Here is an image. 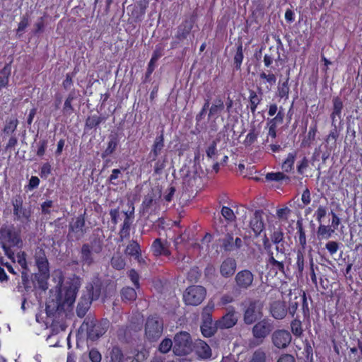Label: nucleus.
Returning a JSON list of instances; mask_svg holds the SVG:
<instances>
[{
  "instance_id": "obj_1",
  "label": "nucleus",
  "mask_w": 362,
  "mask_h": 362,
  "mask_svg": "<svg viewBox=\"0 0 362 362\" xmlns=\"http://www.w3.org/2000/svg\"><path fill=\"white\" fill-rule=\"evenodd\" d=\"M55 292L46 302L45 311L48 318L52 320L51 328L53 332L64 331L67 327L66 320L73 316V304L76 299L78 287L73 284L62 289V285L55 286Z\"/></svg>"
},
{
  "instance_id": "obj_2",
  "label": "nucleus",
  "mask_w": 362,
  "mask_h": 362,
  "mask_svg": "<svg viewBox=\"0 0 362 362\" xmlns=\"http://www.w3.org/2000/svg\"><path fill=\"white\" fill-rule=\"evenodd\" d=\"M16 246L21 248L23 245V240L20 233L16 230L15 227L11 226H3L0 228V245Z\"/></svg>"
},
{
  "instance_id": "obj_3",
  "label": "nucleus",
  "mask_w": 362,
  "mask_h": 362,
  "mask_svg": "<svg viewBox=\"0 0 362 362\" xmlns=\"http://www.w3.org/2000/svg\"><path fill=\"white\" fill-rule=\"evenodd\" d=\"M192 340L189 333L180 332L174 337L173 352L177 356H184L192 351Z\"/></svg>"
},
{
  "instance_id": "obj_4",
  "label": "nucleus",
  "mask_w": 362,
  "mask_h": 362,
  "mask_svg": "<svg viewBox=\"0 0 362 362\" xmlns=\"http://www.w3.org/2000/svg\"><path fill=\"white\" fill-rule=\"evenodd\" d=\"M163 322L158 317L153 316L147 319L145 327V334L151 341L157 340L161 336Z\"/></svg>"
},
{
  "instance_id": "obj_5",
  "label": "nucleus",
  "mask_w": 362,
  "mask_h": 362,
  "mask_svg": "<svg viewBox=\"0 0 362 362\" xmlns=\"http://www.w3.org/2000/svg\"><path fill=\"white\" fill-rule=\"evenodd\" d=\"M206 296V289L201 286H192L187 288L183 295V298L186 304L191 305H198Z\"/></svg>"
},
{
  "instance_id": "obj_6",
  "label": "nucleus",
  "mask_w": 362,
  "mask_h": 362,
  "mask_svg": "<svg viewBox=\"0 0 362 362\" xmlns=\"http://www.w3.org/2000/svg\"><path fill=\"white\" fill-rule=\"evenodd\" d=\"M262 317V306L258 301H251L244 313V322L251 325Z\"/></svg>"
},
{
  "instance_id": "obj_7",
  "label": "nucleus",
  "mask_w": 362,
  "mask_h": 362,
  "mask_svg": "<svg viewBox=\"0 0 362 362\" xmlns=\"http://www.w3.org/2000/svg\"><path fill=\"white\" fill-rule=\"evenodd\" d=\"M291 334L285 329H278L273 332L272 341L273 344L278 349L286 348L291 341Z\"/></svg>"
},
{
  "instance_id": "obj_8",
  "label": "nucleus",
  "mask_w": 362,
  "mask_h": 362,
  "mask_svg": "<svg viewBox=\"0 0 362 362\" xmlns=\"http://www.w3.org/2000/svg\"><path fill=\"white\" fill-rule=\"evenodd\" d=\"M90 339V327L86 320L82 323L76 334V346L77 348L83 346L84 344L89 349L88 339Z\"/></svg>"
},
{
  "instance_id": "obj_9",
  "label": "nucleus",
  "mask_w": 362,
  "mask_h": 362,
  "mask_svg": "<svg viewBox=\"0 0 362 362\" xmlns=\"http://www.w3.org/2000/svg\"><path fill=\"white\" fill-rule=\"evenodd\" d=\"M238 321L236 313L233 308H230L228 312L223 315L216 324V329H228L233 327Z\"/></svg>"
},
{
  "instance_id": "obj_10",
  "label": "nucleus",
  "mask_w": 362,
  "mask_h": 362,
  "mask_svg": "<svg viewBox=\"0 0 362 362\" xmlns=\"http://www.w3.org/2000/svg\"><path fill=\"white\" fill-rule=\"evenodd\" d=\"M235 280L239 288L247 289L252 285L254 280V275L249 270H242L237 273Z\"/></svg>"
},
{
  "instance_id": "obj_11",
  "label": "nucleus",
  "mask_w": 362,
  "mask_h": 362,
  "mask_svg": "<svg viewBox=\"0 0 362 362\" xmlns=\"http://www.w3.org/2000/svg\"><path fill=\"white\" fill-rule=\"evenodd\" d=\"M272 326L267 320L257 322L252 328V334L256 339H264L272 331Z\"/></svg>"
},
{
  "instance_id": "obj_12",
  "label": "nucleus",
  "mask_w": 362,
  "mask_h": 362,
  "mask_svg": "<svg viewBox=\"0 0 362 362\" xmlns=\"http://www.w3.org/2000/svg\"><path fill=\"white\" fill-rule=\"evenodd\" d=\"M49 277V272H40L38 273L31 274L32 281H33V288H39L42 291H46L48 288L47 279Z\"/></svg>"
},
{
  "instance_id": "obj_13",
  "label": "nucleus",
  "mask_w": 362,
  "mask_h": 362,
  "mask_svg": "<svg viewBox=\"0 0 362 362\" xmlns=\"http://www.w3.org/2000/svg\"><path fill=\"white\" fill-rule=\"evenodd\" d=\"M69 233L73 232L76 234L77 239L83 237L84 233L86 232V228L85 227V220L82 215L77 217L76 221H71L69 223Z\"/></svg>"
},
{
  "instance_id": "obj_14",
  "label": "nucleus",
  "mask_w": 362,
  "mask_h": 362,
  "mask_svg": "<svg viewBox=\"0 0 362 362\" xmlns=\"http://www.w3.org/2000/svg\"><path fill=\"white\" fill-rule=\"evenodd\" d=\"M35 260L40 272H49V262L46 257L45 251L42 248L37 247L35 253Z\"/></svg>"
},
{
  "instance_id": "obj_15",
  "label": "nucleus",
  "mask_w": 362,
  "mask_h": 362,
  "mask_svg": "<svg viewBox=\"0 0 362 362\" xmlns=\"http://www.w3.org/2000/svg\"><path fill=\"white\" fill-rule=\"evenodd\" d=\"M90 121V117L88 116L86 119V127L85 129V132L82 136V142L80 148V155L82 157L88 156L90 155V138L89 137V134H87L86 131L90 129L89 127V122Z\"/></svg>"
},
{
  "instance_id": "obj_16",
  "label": "nucleus",
  "mask_w": 362,
  "mask_h": 362,
  "mask_svg": "<svg viewBox=\"0 0 362 362\" xmlns=\"http://www.w3.org/2000/svg\"><path fill=\"white\" fill-rule=\"evenodd\" d=\"M287 308L284 302L275 301L270 307V313L273 317L277 320L284 319L287 314Z\"/></svg>"
},
{
  "instance_id": "obj_17",
  "label": "nucleus",
  "mask_w": 362,
  "mask_h": 362,
  "mask_svg": "<svg viewBox=\"0 0 362 362\" xmlns=\"http://www.w3.org/2000/svg\"><path fill=\"white\" fill-rule=\"evenodd\" d=\"M134 208L130 212L126 211L122 212V216L124 218L122 227L119 231V235L122 238H127L129 235L130 226L134 219Z\"/></svg>"
},
{
  "instance_id": "obj_18",
  "label": "nucleus",
  "mask_w": 362,
  "mask_h": 362,
  "mask_svg": "<svg viewBox=\"0 0 362 362\" xmlns=\"http://www.w3.org/2000/svg\"><path fill=\"white\" fill-rule=\"evenodd\" d=\"M236 269V262L233 258H227L221 264L220 272L224 277H229L234 274Z\"/></svg>"
},
{
  "instance_id": "obj_19",
  "label": "nucleus",
  "mask_w": 362,
  "mask_h": 362,
  "mask_svg": "<svg viewBox=\"0 0 362 362\" xmlns=\"http://www.w3.org/2000/svg\"><path fill=\"white\" fill-rule=\"evenodd\" d=\"M90 308V291L86 296L81 297L76 307V314L79 317H83Z\"/></svg>"
},
{
  "instance_id": "obj_20",
  "label": "nucleus",
  "mask_w": 362,
  "mask_h": 362,
  "mask_svg": "<svg viewBox=\"0 0 362 362\" xmlns=\"http://www.w3.org/2000/svg\"><path fill=\"white\" fill-rule=\"evenodd\" d=\"M194 347L196 354L199 358L206 359L211 356V349L205 341L198 340L195 342Z\"/></svg>"
},
{
  "instance_id": "obj_21",
  "label": "nucleus",
  "mask_w": 362,
  "mask_h": 362,
  "mask_svg": "<svg viewBox=\"0 0 362 362\" xmlns=\"http://www.w3.org/2000/svg\"><path fill=\"white\" fill-rule=\"evenodd\" d=\"M32 211L30 209H26L23 206L13 210L14 220L21 223L30 222Z\"/></svg>"
},
{
  "instance_id": "obj_22",
  "label": "nucleus",
  "mask_w": 362,
  "mask_h": 362,
  "mask_svg": "<svg viewBox=\"0 0 362 362\" xmlns=\"http://www.w3.org/2000/svg\"><path fill=\"white\" fill-rule=\"evenodd\" d=\"M333 110L331 114L332 125L335 127V123L337 119H340L341 117V110L343 109V103L339 97L333 98Z\"/></svg>"
},
{
  "instance_id": "obj_23",
  "label": "nucleus",
  "mask_w": 362,
  "mask_h": 362,
  "mask_svg": "<svg viewBox=\"0 0 362 362\" xmlns=\"http://www.w3.org/2000/svg\"><path fill=\"white\" fill-rule=\"evenodd\" d=\"M151 250L153 252V254L156 256H160V255H165L168 256L170 255V251L168 249L167 245L165 243H162L160 239H156L152 245H151Z\"/></svg>"
},
{
  "instance_id": "obj_24",
  "label": "nucleus",
  "mask_w": 362,
  "mask_h": 362,
  "mask_svg": "<svg viewBox=\"0 0 362 362\" xmlns=\"http://www.w3.org/2000/svg\"><path fill=\"white\" fill-rule=\"evenodd\" d=\"M250 227L256 235L260 234L264 229V223L261 215L258 212H255L254 216L250 220Z\"/></svg>"
},
{
  "instance_id": "obj_25",
  "label": "nucleus",
  "mask_w": 362,
  "mask_h": 362,
  "mask_svg": "<svg viewBox=\"0 0 362 362\" xmlns=\"http://www.w3.org/2000/svg\"><path fill=\"white\" fill-rule=\"evenodd\" d=\"M224 103L220 98L214 100L209 108V117L217 118L224 109Z\"/></svg>"
},
{
  "instance_id": "obj_26",
  "label": "nucleus",
  "mask_w": 362,
  "mask_h": 362,
  "mask_svg": "<svg viewBox=\"0 0 362 362\" xmlns=\"http://www.w3.org/2000/svg\"><path fill=\"white\" fill-rule=\"evenodd\" d=\"M109 327V322L107 320H102L101 322L95 324L92 326V335H95V338L98 339L103 335ZM93 336H92V340Z\"/></svg>"
},
{
  "instance_id": "obj_27",
  "label": "nucleus",
  "mask_w": 362,
  "mask_h": 362,
  "mask_svg": "<svg viewBox=\"0 0 362 362\" xmlns=\"http://www.w3.org/2000/svg\"><path fill=\"white\" fill-rule=\"evenodd\" d=\"M11 72V63L6 64L0 71V90L8 86Z\"/></svg>"
},
{
  "instance_id": "obj_28",
  "label": "nucleus",
  "mask_w": 362,
  "mask_h": 362,
  "mask_svg": "<svg viewBox=\"0 0 362 362\" xmlns=\"http://www.w3.org/2000/svg\"><path fill=\"white\" fill-rule=\"evenodd\" d=\"M164 146V138L163 134H160L159 136H157L154 141V144L152 147V150L150 153V156L152 157V159L154 160L156 159L157 156L160 154L161 150Z\"/></svg>"
},
{
  "instance_id": "obj_29",
  "label": "nucleus",
  "mask_w": 362,
  "mask_h": 362,
  "mask_svg": "<svg viewBox=\"0 0 362 362\" xmlns=\"http://www.w3.org/2000/svg\"><path fill=\"white\" fill-rule=\"evenodd\" d=\"M125 254L134 257L139 262L141 257L140 246L136 241H132L126 247Z\"/></svg>"
},
{
  "instance_id": "obj_30",
  "label": "nucleus",
  "mask_w": 362,
  "mask_h": 362,
  "mask_svg": "<svg viewBox=\"0 0 362 362\" xmlns=\"http://www.w3.org/2000/svg\"><path fill=\"white\" fill-rule=\"evenodd\" d=\"M284 113L283 107H280L279 112L276 116L272 119H268L267 122V126L274 128H276L278 125L281 124L284 122Z\"/></svg>"
},
{
  "instance_id": "obj_31",
  "label": "nucleus",
  "mask_w": 362,
  "mask_h": 362,
  "mask_svg": "<svg viewBox=\"0 0 362 362\" xmlns=\"http://www.w3.org/2000/svg\"><path fill=\"white\" fill-rule=\"evenodd\" d=\"M288 80L289 78L288 77L285 81L281 83L279 82L278 87H277V95L281 98H288V94H289V86H288Z\"/></svg>"
},
{
  "instance_id": "obj_32",
  "label": "nucleus",
  "mask_w": 362,
  "mask_h": 362,
  "mask_svg": "<svg viewBox=\"0 0 362 362\" xmlns=\"http://www.w3.org/2000/svg\"><path fill=\"white\" fill-rule=\"evenodd\" d=\"M30 15L29 13H25L22 17L21 20L18 23V28L16 30V35L19 37L24 33L25 28L30 25Z\"/></svg>"
},
{
  "instance_id": "obj_33",
  "label": "nucleus",
  "mask_w": 362,
  "mask_h": 362,
  "mask_svg": "<svg viewBox=\"0 0 362 362\" xmlns=\"http://www.w3.org/2000/svg\"><path fill=\"white\" fill-rule=\"evenodd\" d=\"M118 145V139L115 136H111L107 143L106 149L103 152L102 157L105 158L111 155L116 149Z\"/></svg>"
},
{
  "instance_id": "obj_34",
  "label": "nucleus",
  "mask_w": 362,
  "mask_h": 362,
  "mask_svg": "<svg viewBox=\"0 0 362 362\" xmlns=\"http://www.w3.org/2000/svg\"><path fill=\"white\" fill-rule=\"evenodd\" d=\"M296 153H289L286 160L281 165V168L284 172L289 173L293 170V164L296 160Z\"/></svg>"
},
{
  "instance_id": "obj_35",
  "label": "nucleus",
  "mask_w": 362,
  "mask_h": 362,
  "mask_svg": "<svg viewBox=\"0 0 362 362\" xmlns=\"http://www.w3.org/2000/svg\"><path fill=\"white\" fill-rule=\"evenodd\" d=\"M108 362H123L124 356L121 349L117 346H114L110 352Z\"/></svg>"
},
{
  "instance_id": "obj_36",
  "label": "nucleus",
  "mask_w": 362,
  "mask_h": 362,
  "mask_svg": "<svg viewBox=\"0 0 362 362\" xmlns=\"http://www.w3.org/2000/svg\"><path fill=\"white\" fill-rule=\"evenodd\" d=\"M249 100L250 103L251 112L255 114L258 105L260 104L262 98L259 96L257 93L254 90L250 91Z\"/></svg>"
},
{
  "instance_id": "obj_37",
  "label": "nucleus",
  "mask_w": 362,
  "mask_h": 362,
  "mask_svg": "<svg viewBox=\"0 0 362 362\" xmlns=\"http://www.w3.org/2000/svg\"><path fill=\"white\" fill-rule=\"evenodd\" d=\"M297 234L298 235V243L300 245V249L305 250L306 247V236L303 225L300 221L297 222Z\"/></svg>"
},
{
  "instance_id": "obj_38",
  "label": "nucleus",
  "mask_w": 362,
  "mask_h": 362,
  "mask_svg": "<svg viewBox=\"0 0 362 362\" xmlns=\"http://www.w3.org/2000/svg\"><path fill=\"white\" fill-rule=\"evenodd\" d=\"M21 279H22V284L25 290L28 292L30 291H33V281H32V278L28 274V271L23 270L21 272Z\"/></svg>"
},
{
  "instance_id": "obj_39",
  "label": "nucleus",
  "mask_w": 362,
  "mask_h": 362,
  "mask_svg": "<svg viewBox=\"0 0 362 362\" xmlns=\"http://www.w3.org/2000/svg\"><path fill=\"white\" fill-rule=\"evenodd\" d=\"M18 124V120L16 117L11 118L9 120H6V124L3 129V132L6 134L13 133L16 131Z\"/></svg>"
},
{
  "instance_id": "obj_40",
  "label": "nucleus",
  "mask_w": 362,
  "mask_h": 362,
  "mask_svg": "<svg viewBox=\"0 0 362 362\" xmlns=\"http://www.w3.org/2000/svg\"><path fill=\"white\" fill-rule=\"evenodd\" d=\"M334 233V229L322 224H320L317 229V235L322 238L328 239Z\"/></svg>"
},
{
  "instance_id": "obj_41",
  "label": "nucleus",
  "mask_w": 362,
  "mask_h": 362,
  "mask_svg": "<svg viewBox=\"0 0 362 362\" xmlns=\"http://www.w3.org/2000/svg\"><path fill=\"white\" fill-rule=\"evenodd\" d=\"M75 99V93L71 92L69 94L67 98L66 99L64 107H63V112L65 115H71L74 112V110L72 107L71 103Z\"/></svg>"
},
{
  "instance_id": "obj_42",
  "label": "nucleus",
  "mask_w": 362,
  "mask_h": 362,
  "mask_svg": "<svg viewBox=\"0 0 362 362\" xmlns=\"http://www.w3.org/2000/svg\"><path fill=\"white\" fill-rule=\"evenodd\" d=\"M259 78L264 80L269 86H267L268 90H271V87L275 85L276 82V77L274 74H267L264 71L259 74Z\"/></svg>"
},
{
  "instance_id": "obj_43",
  "label": "nucleus",
  "mask_w": 362,
  "mask_h": 362,
  "mask_svg": "<svg viewBox=\"0 0 362 362\" xmlns=\"http://www.w3.org/2000/svg\"><path fill=\"white\" fill-rule=\"evenodd\" d=\"M296 267L301 274L304 269L305 265V250L298 249L296 252Z\"/></svg>"
},
{
  "instance_id": "obj_44",
  "label": "nucleus",
  "mask_w": 362,
  "mask_h": 362,
  "mask_svg": "<svg viewBox=\"0 0 362 362\" xmlns=\"http://www.w3.org/2000/svg\"><path fill=\"white\" fill-rule=\"evenodd\" d=\"M234 239L231 235H227L221 240V247L225 251H234Z\"/></svg>"
},
{
  "instance_id": "obj_45",
  "label": "nucleus",
  "mask_w": 362,
  "mask_h": 362,
  "mask_svg": "<svg viewBox=\"0 0 362 362\" xmlns=\"http://www.w3.org/2000/svg\"><path fill=\"white\" fill-rule=\"evenodd\" d=\"M122 297L124 300L133 301L136 298V293L132 288H124L122 290Z\"/></svg>"
},
{
  "instance_id": "obj_46",
  "label": "nucleus",
  "mask_w": 362,
  "mask_h": 362,
  "mask_svg": "<svg viewBox=\"0 0 362 362\" xmlns=\"http://www.w3.org/2000/svg\"><path fill=\"white\" fill-rule=\"evenodd\" d=\"M112 267L118 270L122 269L125 266V262L120 254H115L112 258Z\"/></svg>"
},
{
  "instance_id": "obj_47",
  "label": "nucleus",
  "mask_w": 362,
  "mask_h": 362,
  "mask_svg": "<svg viewBox=\"0 0 362 362\" xmlns=\"http://www.w3.org/2000/svg\"><path fill=\"white\" fill-rule=\"evenodd\" d=\"M202 333L204 337H210L215 332V328L211 326V322H204L201 326Z\"/></svg>"
},
{
  "instance_id": "obj_48",
  "label": "nucleus",
  "mask_w": 362,
  "mask_h": 362,
  "mask_svg": "<svg viewBox=\"0 0 362 362\" xmlns=\"http://www.w3.org/2000/svg\"><path fill=\"white\" fill-rule=\"evenodd\" d=\"M266 180L268 181H281L285 179H288V177L285 175L283 173H269L266 175Z\"/></svg>"
},
{
  "instance_id": "obj_49",
  "label": "nucleus",
  "mask_w": 362,
  "mask_h": 362,
  "mask_svg": "<svg viewBox=\"0 0 362 362\" xmlns=\"http://www.w3.org/2000/svg\"><path fill=\"white\" fill-rule=\"evenodd\" d=\"M291 328L292 333L296 337H300L303 334V329L301 322L299 320L295 319L291 323Z\"/></svg>"
},
{
  "instance_id": "obj_50",
  "label": "nucleus",
  "mask_w": 362,
  "mask_h": 362,
  "mask_svg": "<svg viewBox=\"0 0 362 362\" xmlns=\"http://www.w3.org/2000/svg\"><path fill=\"white\" fill-rule=\"evenodd\" d=\"M81 259L88 266L90 265V247L88 244H84L81 248Z\"/></svg>"
},
{
  "instance_id": "obj_51",
  "label": "nucleus",
  "mask_w": 362,
  "mask_h": 362,
  "mask_svg": "<svg viewBox=\"0 0 362 362\" xmlns=\"http://www.w3.org/2000/svg\"><path fill=\"white\" fill-rule=\"evenodd\" d=\"M174 341L170 339H164L159 345V351L163 354L168 353L171 348L173 349Z\"/></svg>"
},
{
  "instance_id": "obj_52",
  "label": "nucleus",
  "mask_w": 362,
  "mask_h": 362,
  "mask_svg": "<svg viewBox=\"0 0 362 362\" xmlns=\"http://www.w3.org/2000/svg\"><path fill=\"white\" fill-rule=\"evenodd\" d=\"M243 60V46L240 45L238 47L236 54L234 57V63L235 65V68L239 69L241 66L242 62Z\"/></svg>"
},
{
  "instance_id": "obj_53",
  "label": "nucleus",
  "mask_w": 362,
  "mask_h": 362,
  "mask_svg": "<svg viewBox=\"0 0 362 362\" xmlns=\"http://www.w3.org/2000/svg\"><path fill=\"white\" fill-rule=\"evenodd\" d=\"M266 354L262 349L255 351L252 355L251 362H265Z\"/></svg>"
},
{
  "instance_id": "obj_54",
  "label": "nucleus",
  "mask_w": 362,
  "mask_h": 362,
  "mask_svg": "<svg viewBox=\"0 0 362 362\" xmlns=\"http://www.w3.org/2000/svg\"><path fill=\"white\" fill-rule=\"evenodd\" d=\"M217 140H214L206 150V156L210 159L213 158L217 153Z\"/></svg>"
},
{
  "instance_id": "obj_55",
  "label": "nucleus",
  "mask_w": 362,
  "mask_h": 362,
  "mask_svg": "<svg viewBox=\"0 0 362 362\" xmlns=\"http://www.w3.org/2000/svg\"><path fill=\"white\" fill-rule=\"evenodd\" d=\"M18 262L21 266L23 270L29 271L26 262V253L21 251L17 254Z\"/></svg>"
},
{
  "instance_id": "obj_56",
  "label": "nucleus",
  "mask_w": 362,
  "mask_h": 362,
  "mask_svg": "<svg viewBox=\"0 0 362 362\" xmlns=\"http://www.w3.org/2000/svg\"><path fill=\"white\" fill-rule=\"evenodd\" d=\"M272 242L274 244H279L284 242V233L281 230H274L271 236Z\"/></svg>"
},
{
  "instance_id": "obj_57",
  "label": "nucleus",
  "mask_w": 362,
  "mask_h": 362,
  "mask_svg": "<svg viewBox=\"0 0 362 362\" xmlns=\"http://www.w3.org/2000/svg\"><path fill=\"white\" fill-rule=\"evenodd\" d=\"M54 206V202L52 200H46L41 204V211L43 215L51 214V209Z\"/></svg>"
},
{
  "instance_id": "obj_58",
  "label": "nucleus",
  "mask_w": 362,
  "mask_h": 362,
  "mask_svg": "<svg viewBox=\"0 0 362 362\" xmlns=\"http://www.w3.org/2000/svg\"><path fill=\"white\" fill-rule=\"evenodd\" d=\"M222 216L229 221H232L235 219V214L231 209L228 206H223L221 209Z\"/></svg>"
},
{
  "instance_id": "obj_59",
  "label": "nucleus",
  "mask_w": 362,
  "mask_h": 362,
  "mask_svg": "<svg viewBox=\"0 0 362 362\" xmlns=\"http://www.w3.org/2000/svg\"><path fill=\"white\" fill-rule=\"evenodd\" d=\"M269 263L279 271L284 272V264L283 261H279L276 259L273 256V254H272L269 257Z\"/></svg>"
},
{
  "instance_id": "obj_60",
  "label": "nucleus",
  "mask_w": 362,
  "mask_h": 362,
  "mask_svg": "<svg viewBox=\"0 0 362 362\" xmlns=\"http://www.w3.org/2000/svg\"><path fill=\"white\" fill-rule=\"evenodd\" d=\"M183 26H184L183 31L181 32V28H180L179 30L177 32V37L180 40L186 38L187 35L189 34V33L192 28V25L188 23H186V24L184 25Z\"/></svg>"
},
{
  "instance_id": "obj_61",
  "label": "nucleus",
  "mask_w": 362,
  "mask_h": 362,
  "mask_svg": "<svg viewBox=\"0 0 362 362\" xmlns=\"http://www.w3.org/2000/svg\"><path fill=\"white\" fill-rule=\"evenodd\" d=\"M325 247L329 254L333 255L339 250V244L336 241H329L326 244Z\"/></svg>"
},
{
  "instance_id": "obj_62",
  "label": "nucleus",
  "mask_w": 362,
  "mask_h": 362,
  "mask_svg": "<svg viewBox=\"0 0 362 362\" xmlns=\"http://www.w3.org/2000/svg\"><path fill=\"white\" fill-rule=\"evenodd\" d=\"M163 54V47L161 45H157L153 51V55L151 57V60L153 62H157L158 59L162 57Z\"/></svg>"
},
{
  "instance_id": "obj_63",
  "label": "nucleus",
  "mask_w": 362,
  "mask_h": 362,
  "mask_svg": "<svg viewBox=\"0 0 362 362\" xmlns=\"http://www.w3.org/2000/svg\"><path fill=\"white\" fill-rule=\"evenodd\" d=\"M11 202L13 207V210H17L18 207H21L23 206V199L21 194H16L15 197H13Z\"/></svg>"
},
{
  "instance_id": "obj_64",
  "label": "nucleus",
  "mask_w": 362,
  "mask_h": 362,
  "mask_svg": "<svg viewBox=\"0 0 362 362\" xmlns=\"http://www.w3.org/2000/svg\"><path fill=\"white\" fill-rule=\"evenodd\" d=\"M327 209L324 206H319L317 211L315 213V216L317 221L321 222L322 218L326 216Z\"/></svg>"
}]
</instances>
